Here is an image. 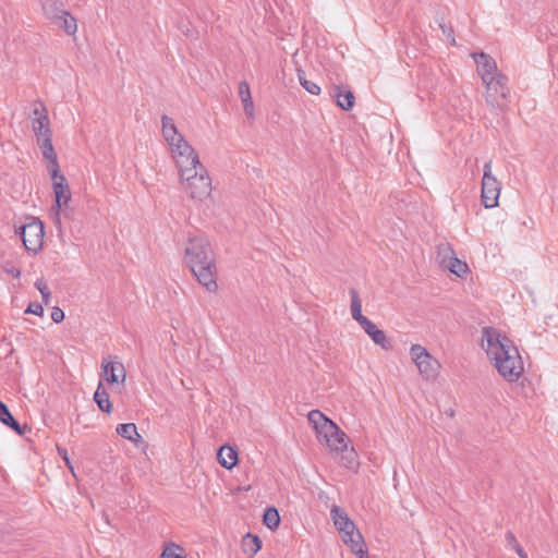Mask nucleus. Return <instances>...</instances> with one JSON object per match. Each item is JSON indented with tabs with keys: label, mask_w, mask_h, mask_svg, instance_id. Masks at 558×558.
<instances>
[{
	"label": "nucleus",
	"mask_w": 558,
	"mask_h": 558,
	"mask_svg": "<svg viewBox=\"0 0 558 558\" xmlns=\"http://www.w3.org/2000/svg\"><path fill=\"white\" fill-rule=\"evenodd\" d=\"M482 348L498 374L509 383H515L524 372L523 361L512 341L494 327L482 330Z\"/></svg>",
	"instance_id": "nucleus-1"
},
{
	"label": "nucleus",
	"mask_w": 558,
	"mask_h": 558,
	"mask_svg": "<svg viewBox=\"0 0 558 558\" xmlns=\"http://www.w3.org/2000/svg\"><path fill=\"white\" fill-rule=\"evenodd\" d=\"M184 259L197 281L207 291L216 292L217 266L209 241L204 236L190 238L184 250Z\"/></svg>",
	"instance_id": "nucleus-2"
},
{
	"label": "nucleus",
	"mask_w": 558,
	"mask_h": 558,
	"mask_svg": "<svg viewBox=\"0 0 558 558\" xmlns=\"http://www.w3.org/2000/svg\"><path fill=\"white\" fill-rule=\"evenodd\" d=\"M161 130L179 173L202 165L197 151L179 132L172 118L166 114L161 117Z\"/></svg>",
	"instance_id": "nucleus-3"
},
{
	"label": "nucleus",
	"mask_w": 558,
	"mask_h": 558,
	"mask_svg": "<svg viewBox=\"0 0 558 558\" xmlns=\"http://www.w3.org/2000/svg\"><path fill=\"white\" fill-rule=\"evenodd\" d=\"M307 420L313 425L318 441L324 442L330 451L347 450L350 441L348 436L324 413L319 410H312L307 414Z\"/></svg>",
	"instance_id": "nucleus-4"
},
{
	"label": "nucleus",
	"mask_w": 558,
	"mask_h": 558,
	"mask_svg": "<svg viewBox=\"0 0 558 558\" xmlns=\"http://www.w3.org/2000/svg\"><path fill=\"white\" fill-rule=\"evenodd\" d=\"M330 515L336 529L339 531L344 544L349 545L359 558H367V550L362 534L356 530L354 522L339 506L333 505Z\"/></svg>",
	"instance_id": "nucleus-5"
},
{
	"label": "nucleus",
	"mask_w": 558,
	"mask_h": 558,
	"mask_svg": "<svg viewBox=\"0 0 558 558\" xmlns=\"http://www.w3.org/2000/svg\"><path fill=\"white\" fill-rule=\"evenodd\" d=\"M183 191L195 203H204L211 195V179L206 168H197L179 173Z\"/></svg>",
	"instance_id": "nucleus-6"
},
{
	"label": "nucleus",
	"mask_w": 558,
	"mask_h": 558,
	"mask_svg": "<svg viewBox=\"0 0 558 558\" xmlns=\"http://www.w3.org/2000/svg\"><path fill=\"white\" fill-rule=\"evenodd\" d=\"M485 85V101L495 110L505 111L508 107L510 88L505 74L497 75L483 82Z\"/></svg>",
	"instance_id": "nucleus-7"
},
{
	"label": "nucleus",
	"mask_w": 558,
	"mask_h": 558,
	"mask_svg": "<svg viewBox=\"0 0 558 558\" xmlns=\"http://www.w3.org/2000/svg\"><path fill=\"white\" fill-rule=\"evenodd\" d=\"M50 177L56 197V206L51 208L53 223L61 231V209L65 208L71 201V191L65 177L60 172V168L50 169Z\"/></svg>",
	"instance_id": "nucleus-8"
},
{
	"label": "nucleus",
	"mask_w": 558,
	"mask_h": 558,
	"mask_svg": "<svg viewBox=\"0 0 558 558\" xmlns=\"http://www.w3.org/2000/svg\"><path fill=\"white\" fill-rule=\"evenodd\" d=\"M410 355L420 374L426 379H435L440 367L439 362L421 344H412Z\"/></svg>",
	"instance_id": "nucleus-9"
},
{
	"label": "nucleus",
	"mask_w": 558,
	"mask_h": 558,
	"mask_svg": "<svg viewBox=\"0 0 558 558\" xmlns=\"http://www.w3.org/2000/svg\"><path fill=\"white\" fill-rule=\"evenodd\" d=\"M482 179V203L485 208L498 206L501 184L492 173V160L484 165Z\"/></svg>",
	"instance_id": "nucleus-10"
},
{
	"label": "nucleus",
	"mask_w": 558,
	"mask_h": 558,
	"mask_svg": "<svg viewBox=\"0 0 558 558\" xmlns=\"http://www.w3.org/2000/svg\"><path fill=\"white\" fill-rule=\"evenodd\" d=\"M44 225L37 218H32V220L24 226L21 227V238L23 241V245L29 252L36 254L43 246L44 243Z\"/></svg>",
	"instance_id": "nucleus-11"
},
{
	"label": "nucleus",
	"mask_w": 558,
	"mask_h": 558,
	"mask_svg": "<svg viewBox=\"0 0 558 558\" xmlns=\"http://www.w3.org/2000/svg\"><path fill=\"white\" fill-rule=\"evenodd\" d=\"M472 58L476 63V71L482 82H486L502 73L498 71L496 61L485 52L472 53Z\"/></svg>",
	"instance_id": "nucleus-12"
},
{
	"label": "nucleus",
	"mask_w": 558,
	"mask_h": 558,
	"mask_svg": "<svg viewBox=\"0 0 558 558\" xmlns=\"http://www.w3.org/2000/svg\"><path fill=\"white\" fill-rule=\"evenodd\" d=\"M31 119L36 140L45 137L46 134H52L47 108L44 104L40 102L39 107L33 110Z\"/></svg>",
	"instance_id": "nucleus-13"
},
{
	"label": "nucleus",
	"mask_w": 558,
	"mask_h": 558,
	"mask_svg": "<svg viewBox=\"0 0 558 558\" xmlns=\"http://www.w3.org/2000/svg\"><path fill=\"white\" fill-rule=\"evenodd\" d=\"M101 365L104 376L109 384L124 383L126 372L124 365L121 362L108 361L104 359Z\"/></svg>",
	"instance_id": "nucleus-14"
},
{
	"label": "nucleus",
	"mask_w": 558,
	"mask_h": 558,
	"mask_svg": "<svg viewBox=\"0 0 558 558\" xmlns=\"http://www.w3.org/2000/svg\"><path fill=\"white\" fill-rule=\"evenodd\" d=\"M368 335L373 342L379 345L383 350L389 351L392 349L391 341L387 338L384 330L379 329L372 320L364 322L361 326Z\"/></svg>",
	"instance_id": "nucleus-15"
},
{
	"label": "nucleus",
	"mask_w": 558,
	"mask_h": 558,
	"mask_svg": "<svg viewBox=\"0 0 558 558\" xmlns=\"http://www.w3.org/2000/svg\"><path fill=\"white\" fill-rule=\"evenodd\" d=\"M37 144L41 149L43 156L50 162V169L60 168L58 157L52 145V134H46L45 137L37 138Z\"/></svg>",
	"instance_id": "nucleus-16"
},
{
	"label": "nucleus",
	"mask_w": 558,
	"mask_h": 558,
	"mask_svg": "<svg viewBox=\"0 0 558 558\" xmlns=\"http://www.w3.org/2000/svg\"><path fill=\"white\" fill-rule=\"evenodd\" d=\"M40 3L45 16L52 22L61 19V15L66 11L61 0H40Z\"/></svg>",
	"instance_id": "nucleus-17"
},
{
	"label": "nucleus",
	"mask_w": 558,
	"mask_h": 558,
	"mask_svg": "<svg viewBox=\"0 0 558 558\" xmlns=\"http://www.w3.org/2000/svg\"><path fill=\"white\" fill-rule=\"evenodd\" d=\"M218 462L227 470H231L238 463V451L231 446H221L217 453Z\"/></svg>",
	"instance_id": "nucleus-18"
},
{
	"label": "nucleus",
	"mask_w": 558,
	"mask_h": 558,
	"mask_svg": "<svg viewBox=\"0 0 558 558\" xmlns=\"http://www.w3.org/2000/svg\"><path fill=\"white\" fill-rule=\"evenodd\" d=\"M350 296H351V315L352 318L362 326L364 322H367L368 318L362 314V302L359 296V293L355 289H350Z\"/></svg>",
	"instance_id": "nucleus-19"
},
{
	"label": "nucleus",
	"mask_w": 558,
	"mask_h": 558,
	"mask_svg": "<svg viewBox=\"0 0 558 558\" xmlns=\"http://www.w3.org/2000/svg\"><path fill=\"white\" fill-rule=\"evenodd\" d=\"M117 434L135 445L143 441V437L137 432V427L134 423H124L117 426Z\"/></svg>",
	"instance_id": "nucleus-20"
},
{
	"label": "nucleus",
	"mask_w": 558,
	"mask_h": 558,
	"mask_svg": "<svg viewBox=\"0 0 558 558\" xmlns=\"http://www.w3.org/2000/svg\"><path fill=\"white\" fill-rule=\"evenodd\" d=\"M239 96L242 100L244 111L248 118L254 117V104L251 97L250 85L242 81L239 85Z\"/></svg>",
	"instance_id": "nucleus-21"
},
{
	"label": "nucleus",
	"mask_w": 558,
	"mask_h": 558,
	"mask_svg": "<svg viewBox=\"0 0 558 558\" xmlns=\"http://www.w3.org/2000/svg\"><path fill=\"white\" fill-rule=\"evenodd\" d=\"M333 97L337 99V105L345 111L351 110L354 106V95L351 90L343 92L336 86Z\"/></svg>",
	"instance_id": "nucleus-22"
},
{
	"label": "nucleus",
	"mask_w": 558,
	"mask_h": 558,
	"mask_svg": "<svg viewBox=\"0 0 558 558\" xmlns=\"http://www.w3.org/2000/svg\"><path fill=\"white\" fill-rule=\"evenodd\" d=\"M0 422H2L4 425L12 428L14 432H16L19 435H23L24 430L22 429L19 422L12 416L9 408L0 401Z\"/></svg>",
	"instance_id": "nucleus-23"
},
{
	"label": "nucleus",
	"mask_w": 558,
	"mask_h": 558,
	"mask_svg": "<svg viewBox=\"0 0 558 558\" xmlns=\"http://www.w3.org/2000/svg\"><path fill=\"white\" fill-rule=\"evenodd\" d=\"M53 23L62 28L68 35H74L77 32L76 20L69 11H65L61 15V19H57Z\"/></svg>",
	"instance_id": "nucleus-24"
},
{
	"label": "nucleus",
	"mask_w": 558,
	"mask_h": 558,
	"mask_svg": "<svg viewBox=\"0 0 558 558\" xmlns=\"http://www.w3.org/2000/svg\"><path fill=\"white\" fill-rule=\"evenodd\" d=\"M244 554L254 556L262 548V541L258 536L247 533L242 541Z\"/></svg>",
	"instance_id": "nucleus-25"
},
{
	"label": "nucleus",
	"mask_w": 558,
	"mask_h": 558,
	"mask_svg": "<svg viewBox=\"0 0 558 558\" xmlns=\"http://www.w3.org/2000/svg\"><path fill=\"white\" fill-rule=\"evenodd\" d=\"M94 400L97 403L98 408L106 413H110L112 410L111 402L109 400L108 392L104 389L102 384L100 383L94 393Z\"/></svg>",
	"instance_id": "nucleus-26"
},
{
	"label": "nucleus",
	"mask_w": 558,
	"mask_h": 558,
	"mask_svg": "<svg viewBox=\"0 0 558 558\" xmlns=\"http://www.w3.org/2000/svg\"><path fill=\"white\" fill-rule=\"evenodd\" d=\"M456 257V253L448 243H441L437 247V258L442 268L448 265L451 258Z\"/></svg>",
	"instance_id": "nucleus-27"
},
{
	"label": "nucleus",
	"mask_w": 558,
	"mask_h": 558,
	"mask_svg": "<svg viewBox=\"0 0 558 558\" xmlns=\"http://www.w3.org/2000/svg\"><path fill=\"white\" fill-rule=\"evenodd\" d=\"M264 524L270 529L275 530L280 524V515L276 508L269 507L265 510L264 518H263Z\"/></svg>",
	"instance_id": "nucleus-28"
},
{
	"label": "nucleus",
	"mask_w": 558,
	"mask_h": 558,
	"mask_svg": "<svg viewBox=\"0 0 558 558\" xmlns=\"http://www.w3.org/2000/svg\"><path fill=\"white\" fill-rule=\"evenodd\" d=\"M445 269H448L451 274L458 277H462L468 272L469 267L466 263L456 256L454 258H451L447 266H445Z\"/></svg>",
	"instance_id": "nucleus-29"
},
{
	"label": "nucleus",
	"mask_w": 558,
	"mask_h": 558,
	"mask_svg": "<svg viewBox=\"0 0 558 558\" xmlns=\"http://www.w3.org/2000/svg\"><path fill=\"white\" fill-rule=\"evenodd\" d=\"M299 80H300V84L302 85V87L306 92H308L312 95H319L320 87L316 83H314V82H312L310 80H306L304 77V73L303 72L302 73L299 72Z\"/></svg>",
	"instance_id": "nucleus-30"
},
{
	"label": "nucleus",
	"mask_w": 558,
	"mask_h": 558,
	"mask_svg": "<svg viewBox=\"0 0 558 558\" xmlns=\"http://www.w3.org/2000/svg\"><path fill=\"white\" fill-rule=\"evenodd\" d=\"M35 286L38 289V291L40 292L44 303L46 305L49 304L50 291H49L47 283L43 279H38V280H36Z\"/></svg>",
	"instance_id": "nucleus-31"
},
{
	"label": "nucleus",
	"mask_w": 558,
	"mask_h": 558,
	"mask_svg": "<svg viewBox=\"0 0 558 558\" xmlns=\"http://www.w3.org/2000/svg\"><path fill=\"white\" fill-rule=\"evenodd\" d=\"M179 550H182L181 547L174 544L167 546L161 554V558H185L182 554L178 553Z\"/></svg>",
	"instance_id": "nucleus-32"
},
{
	"label": "nucleus",
	"mask_w": 558,
	"mask_h": 558,
	"mask_svg": "<svg viewBox=\"0 0 558 558\" xmlns=\"http://www.w3.org/2000/svg\"><path fill=\"white\" fill-rule=\"evenodd\" d=\"M507 539L509 541L510 544H512V548L517 551V554L521 557V558H527V555L526 553L524 551V549L520 546V544L517 542L514 535L509 532L507 533Z\"/></svg>",
	"instance_id": "nucleus-33"
},
{
	"label": "nucleus",
	"mask_w": 558,
	"mask_h": 558,
	"mask_svg": "<svg viewBox=\"0 0 558 558\" xmlns=\"http://www.w3.org/2000/svg\"><path fill=\"white\" fill-rule=\"evenodd\" d=\"M439 27L442 32V34L447 37V39L450 41L451 45H456V39L453 36V29L451 26H447L444 22L439 23Z\"/></svg>",
	"instance_id": "nucleus-34"
},
{
	"label": "nucleus",
	"mask_w": 558,
	"mask_h": 558,
	"mask_svg": "<svg viewBox=\"0 0 558 558\" xmlns=\"http://www.w3.org/2000/svg\"><path fill=\"white\" fill-rule=\"evenodd\" d=\"M25 313L41 316L44 314V307L40 303L37 302L29 303Z\"/></svg>",
	"instance_id": "nucleus-35"
},
{
	"label": "nucleus",
	"mask_w": 558,
	"mask_h": 558,
	"mask_svg": "<svg viewBox=\"0 0 558 558\" xmlns=\"http://www.w3.org/2000/svg\"><path fill=\"white\" fill-rule=\"evenodd\" d=\"M51 319L57 324L61 323L64 319V312L58 306L53 307L51 312Z\"/></svg>",
	"instance_id": "nucleus-36"
},
{
	"label": "nucleus",
	"mask_w": 558,
	"mask_h": 558,
	"mask_svg": "<svg viewBox=\"0 0 558 558\" xmlns=\"http://www.w3.org/2000/svg\"><path fill=\"white\" fill-rule=\"evenodd\" d=\"M58 452L59 454L62 457V459L64 460L66 466L70 469V471L73 473V465L68 457V451L66 449H63V448H59L58 447Z\"/></svg>",
	"instance_id": "nucleus-37"
},
{
	"label": "nucleus",
	"mask_w": 558,
	"mask_h": 558,
	"mask_svg": "<svg viewBox=\"0 0 558 558\" xmlns=\"http://www.w3.org/2000/svg\"><path fill=\"white\" fill-rule=\"evenodd\" d=\"M11 274H12L14 277L19 278V277H20V275H21V271H20L19 269H13V270H11Z\"/></svg>",
	"instance_id": "nucleus-38"
}]
</instances>
